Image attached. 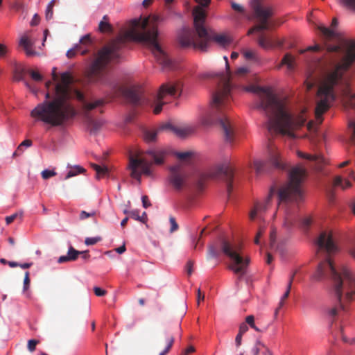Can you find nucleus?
Listing matches in <instances>:
<instances>
[{"instance_id": "79ce46f5", "label": "nucleus", "mask_w": 355, "mask_h": 355, "mask_svg": "<svg viewBox=\"0 0 355 355\" xmlns=\"http://www.w3.org/2000/svg\"><path fill=\"white\" fill-rule=\"evenodd\" d=\"M242 52L247 60H254L256 58L255 53L251 50L244 49Z\"/></svg>"}, {"instance_id": "338daca9", "label": "nucleus", "mask_w": 355, "mask_h": 355, "mask_svg": "<svg viewBox=\"0 0 355 355\" xmlns=\"http://www.w3.org/2000/svg\"><path fill=\"white\" fill-rule=\"evenodd\" d=\"M14 78L15 80L20 81L24 80L23 73L21 71H16Z\"/></svg>"}, {"instance_id": "a878e982", "label": "nucleus", "mask_w": 355, "mask_h": 355, "mask_svg": "<svg viewBox=\"0 0 355 355\" xmlns=\"http://www.w3.org/2000/svg\"><path fill=\"white\" fill-rule=\"evenodd\" d=\"M283 65H286L287 68L291 71L294 69V58L290 53H286L284 56L277 68L279 69Z\"/></svg>"}, {"instance_id": "ddd939ff", "label": "nucleus", "mask_w": 355, "mask_h": 355, "mask_svg": "<svg viewBox=\"0 0 355 355\" xmlns=\"http://www.w3.org/2000/svg\"><path fill=\"white\" fill-rule=\"evenodd\" d=\"M251 6L260 24L250 29L248 33V35L252 33L254 31L267 30L268 28V19L272 15V8L270 7H263L259 0H252Z\"/></svg>"}, {"instance_id": "c9c22d12", "label": "nucleus", "mask_w": 355, "mask_h": 355, "mask_svg": "<svg viewBox=\"0 0 355 355\" xmlns=\"http://www.w3.org/2000/svg\"><path fill=\"white\" fill-rule=\"evenodd\" d=\"M266 163L260 160H255L253 163V166L257 174L262 173L265 170Z\"/></svg>"}, {"instance_id": "2eb2a0df", "label": "nucleus", "mask_w": 355, "mask_h": 355, "mask_svg": "<svg viewBox=\"0 0 355 355\" xmlns=\"http://www.w3.org/2000/svg\"><path fill=\"white\" fill-rule=\"evenodd\" d=\"M178 92V87L170 83H166L161 85L157 96V104L154 108L153 112L158 114L162 110V106L165 103L164 99L167 96H175Z\"/></svg>"}, {"instance_id": "603ef678", "label": "nucleus", "mask_w": 355, "mask_h": 355, "mask_svg": "<svg viewBox=\"0 0 355 355\" xmlns=\"http://www.w3.org/2000/svg\"><path fill=\"white\" fill-rule=\"evenodd\" d=\"M94 292L95 295L98 297L104 296L107 293V291L105 290L102 289L99 287H94Z\"/></svg>"}, {"instance_id": "0eeeda50", "label": "nucleus", "mask_w": 355, "mask_h": 355, "mask_svg": "<svg viewBox=\"0 0 355 355\" xmlns=\"http://www.w3.org/2000/svg\"><path fill=\"white\" fill-rule=\"evenodd\" d=\"M192 14L193 28H183L178 35V42L182 47L206 52L212 42L222 47L232 43V40L229 35L218 34L206 26L207 13L201 7H195Z\"/></svg>"}, {"instance_id": "4be33fe9", "label": "nucleus", "mask_w": 355, "mask_h": 355, "mask_svg": "<svg viewBox=\"0 0 355 355\" xmlns=\"http://www.w3.org/2000/svg\"><path fill=\"white\" fill-rule=\"evenodd\" d=\"M19 45L24 48L27 55L31 56L35 54V52L32 49L33 42L27 36L24 35L21 37Z\"/></svg>"}, {"instance_id": "4d7b16f0", "label": "nucleus", "mask_w": 355, "mask_h": 355, "mask_svg": "<svg viewBox=\"0 0 355 355\" xmlns=\"http://www.w3.org/2000/svg\"><path fill=\"white\" fill-rule=\"evenodd\" d=\"M248 331V327L246 322H243L239 326V333L244 334Z\"/></svg>"}, {"instance_id": "680f3d73", "label": "nucleus", "mask_w": 355, "mask_h": 355, "mask_svg": "<svg viewBox=\"0 0 355 355\" xmlns=\"http://www.w3.org/2000/svg\"><path fill=\"white\" fill-rule=\"evenodd\" d=\"M243 334L238 333L235 338V344L236 347H239L241 345Z\"/></svg>"}, {"instance_id": "423d86ee", "label": "nucleus", "mask_w": 355, "mask_h": 355, "mask_svg": "<svg viewBox=\"0 0 355 355\" xmlns=\"http://www.w3.org/2000/svg\"><path fill=\"white\" fill-rule=\"evenodd\" d=\"M228 74L219 73V83L216 92L213 94L209 109L200 116V122L203 125L218 123L223 130L224 138L232 144L234 139V125L227 116L231 102V86L230 83V66L227 58L224 57Z\"/></svg>"}, {"instance_id": "bb28decb", "label": "nucleus", "mask_w": 355, "mask_h": 355, "mask_svg": "<svg viewBox=\"0 0 355 355\" xmlns=\"http://www.w3.org/2000/svg\"><path fill=\"white\" fill-rule=\"evenodd\" d=\"M59 0H51L47 5L45 10V17L46 20H51L53 16V8L58 5Z\"/></svg>"}, {"instance_id": "13d9d810", "label": "nucleus", "mask_w": 355, "mask_h": 355, "mask_svg": "<svg viewBox=\"0 0 355 355\" xmlns=\"http://www.w3.org/2000/svg\"><path fill=\"white\" fill-rule=\"evenodd\" d=\"M321 49V46L319 44H315L314 46H309L306 50H302L300 51L301 53H303L306 51H318Z\"/></svg>"}, {"instance_id": "09e8293b", "label": "nucleus", "mask_w": 355, "mask_h": 355, "mask_svg": "<svg viewBox=\"0 0 355 355\" xmlns=\"http://www.w3.org/2000/svg\"><path fill=\"white\" fill-rule=\"evenodd\" d=\"M96 215V211H92L91 212H87L85 211H81L80 213V219L81 220H84L87 218H89L90 216H94Z\"/></svg>"}, {"instance_id": "9b49d317", "label": "nucleus", "mask_w": 355, "mask_h": 355, "mask_svg": "<svg viewBox=\"0 0 355 355\" xmlns=\"http://www.w3.org/2000/svg\"><path fill=\"white\" fill-rule=\"evenodd\" d=\"M220 250L230 259L229 268L241 278L246 273L250 263V259L243 254L241 244L222 239Z\"/></svg>"}, {"instance_id": "bf43d9fd", "label": "nucleus", "mask_w": 355, "mask_h": 355, "mask_svg": "<svg viewBox=\"0 0 355 355\" xmlns=\"http://www.w3.org/2000/svg\"><path fill=\"white\" fill-rule=\"evenodd\" d=\"M40 21V17L37 14H35L32 20L31 21V26H37Z\"/></svg>"}, {"instance_id": "a19ab883", "label": "nucleus", "mask_w": 355, "mask_h": 355, "mask_svg": "<svg viewBox=\"0 0 355 355\" xmlns=\"http://www.w3.org/2000/svg\"><path fill=\"white\" fill-rule=\"evenodd\" d=\"M80 44H76L73 49H69V51H67V56L69 58H72L75 56L76 53L80 51Z\"/></svg>"}, {"instance_id": "7c9ffc66", "label": "nucleus", "mask_w": 355, "mask_h": 355, "mask_svg": "<svg viewBox=\"0 0 355 355\" xmlns=\"http://www.w3.org/2000/svg\"><path fill=\"white\" fill-rule=\"evenodd\" d=\"M297 154H298V156L302 158L314 161L318 164L322 163L324 162V159L319 155H312L306 154V153H304L302 152H298Z\"/></svg>"}, {"instance_id": "c03bdc74", "label": "nucleus", "mask_w": 355, "mask_h": 355, "mask_svg": "<svg viewBox=\"0 0 355 355\" xmlns=\"http://www.w3.org/2000/svg\"><path fill=\"white\" fill-rule=\"evenodd\" d=\"M39 343V340L31 339L28 341L27 347L29 352H33L35 350L36 345Z\"/></svg>"}, {"instance_id": "4c0bfd02", "label": "nucleus", "mask_w": 355, "mask_h": 355, "mask_svg": "<svg viewBox=\"0 0 355 355\" xmlns=\"http://www.w3.org/2000/svg\"><path fill=\"white\" fill-rule=\"evenodd\" d=\"M245 322L248 324L251 328L254 329L256 331L259 332L260 329L255 325L254 324V318L252 315H248L245 318Z\"/></svg>"}, {"instance_id": "c756f323", "label": "nucleus", "mask_w": 355, "mask_h": 355, "mask_svg": "<svg viewBox=\"0 0 355 355\" xmlns=\"http://www.w3.org/2000/svg\"><path fill=\"white\" fill-rule=\"evenodd\" d=\"M85 171V169L80 166H75L71 167L67 173L64 180H67L78 174L83 173Z\"/></svg>"}, {"instance_id": "393cba45", "label": "nucleus", "mask_w": 355, "mask_h": 355, "mask_svg": "<svg viewBox=\"0 0 355 355\" xmlns=\"http://www.w3.org/2000/svg\"><path fill=\"white\" fill-rule=\"evenodd\" d=\"M347 106L355 110V94L350 96L347 102ZM349 128L352 130V137L355 139V119L352 120L349 123Z\"/></svg>"}, {"instance_id": "8fccbe9b", "label": "nucleus", "mask_w": 355, "mask_h": 355, "mask_svg": "<svg viewBox=\"0 0 355 355\" xmlns=\"http://www.w3.org/2000/svg\"><path fill=\"white\" fill-rule=\"evenodd\" d=\"M312 223V220L310 217H306L302 220V225L304 230H308Z\"/></svg>"}, {"instance_id": "4468645a", "label": "nucleus", "mask_w": 355, "mask_h": 355, "mask_svg": "<svg viewBox=\"0 0 355 355\" xmlns=\"http://www.w3.org/2000/svg\"><path fill=\"white\" fill-rule=\"evenodd\" d=\"M188 173L182 164L170 167L168 181L169 185L177 191H181L187 184Z\"/></svg>"}, {"instance_id": "1a4fd4ad", "label": "nucleus", "mask_w": 355, "mask_h": 355, "mask_svg": "<svg viewBox=\"0 0 355 355\" xmlns=\"http://www.w3.org/2000/svg\"><path fill=\"white\" fill-rule=\"evenodd\" d=\"M168 154L166 148L157 147L150 148L142 154L130 155L129 168L132 178L139 182L141 175L151 176V166L163 164Z\"/></svg>"}, {"instance_id": "b1692460", "label": "nucleus", "mask_w": 355, "mask_h": 355, "mask_svg": "<svg viewBox=\"0 0 355 355\" xmlns=\"http://www.w3.org/2000/svg\"><path fill=\"white\" fill-rule=\"evenodd\" d=\"M98 30L101 33L112 32V26L109 23V17L107 15H104L102 20L99 22Z\"/></svg>"}, {"instance_id": "0e129e2a", "label": "nucleus", "mask_w": 355, "mask_h": 355, "mask_svg": "<svg viewBox=\"0 0 355 355\" xmlns=\"http://www.w3.org/2000/svg\"><path fill=\"white\" fill-rule=\"evenodd\" d=\"M67 261H71L68 254L67 255L60 257L58 260L59 263H62Z\"/></svg>"}, {"instance_id": "2f4dec72", "label": "nucleus", "mask_w": 355, "mask_h": 355, "mask_svg": "<svg viewBox=\"0 0 355 355\" xmlns=\"http://www.w3.org/2000/svg\"><path fill=\"white\" fill-rule=\"evenodd\" d=\"M80 44L83 45V46H85L86 47L85 49H84V50H83L81 51V54L82 55H85L89 51V49H87V47H89L92 44V40H91L90 35L87 34V35L83 36L80 40Z\"/></svg>"}, {"instance_id": "69168bd1", "label": "nucleus", "mask_w": 355, "mask_h": 355, "mask_svg": "<svg viewBox=\"0 0 355 355\" xmlns=\"http://www.w3.org/2000/svg\"><path fill=\"white\" fill-rule=\"evenodd\" d=\"M7 53V48L5 45L0 44V57L3 58Z\"/></svg>"}, {"instance_id": "f8f14e48", "label": "nucleus", "mask_w": 355, "mask_h": 355, "mask_svg": "<svg viewBox=\"0 0 355 355\" xmlns=\"http://www.w3.org/2000/svg\"><path fill=\"white\" fill-rule=\"evenodd\" d=\"M74 95L80 101L83 102V111L85 116L87 118L88 125L90 128L92 132H96L101 127V123L94 120L90 116V112L97 108H101L105 103V101L102 98L93 99L87 101L84 100V95L78 90H74Z\"/></svg>"}, {"instance_id": "ea45409f", "label": "nucleus", "mask_w": 355, "mask_h": 355, "mask_svg": "<svg viewBox=\"0 0 355 355\" xmlns=\"http://www.w3.org/2000/svg\"><path fill=\"white\" fill-rule=\"evenodd\" d=\"M55 175H56V172L54 170H48V169L44 170L41 173L42 178L44 180H47L50 178H52V177L55 176Z\"/></svg>"}, {"instance_id": "de8ad7c7", "label": "nucleus", "mask_w": 355, "mask_h": 355, "mask_svg": "<svg viewBox=\"0 0 355 355\" xmlns=\"http://www.w3.org/2000/svg\"><path fill=\"white\" fill-rule=\"evenodd\" d=\"M29 73L31 78L35 81H41L42 80V76L37 71L31 70Z\"/></svg>"}, {"instance_id": "c85d7f7f", "label": "nucleus", "mask_w": 355, "mask_h": 355, "mask_svg": "<svg viewBox=\"0 0 355 355\" xmlns=\"http://www.w3.org/2000/svg\"><path fill=\"white\" fill-rule=\"evenodd\" d=\"M317 28L322 33L325 38L330 40L331 38L336 37V33L334 31L329 29L322 25L317 26Z\"/></svg>"}, {"instance_id": "5701e85b", "label": "nucleus", "mask_w": 355, "mask_h": 355, "mask_svg": "<svg viewBox=\"0 0 355 355\" xmlns=\"http://www.w3.org/2000/svg\"><path fill=\"white\" fill-rule=\"evenodd\" d=\"M164 129H160V126L154 130L146 129L144 131V139L146 142H154L157 139V135Z\"/></svg>"}, {"instance_id": "6e6552de", "label": "nucleus", "mask_w": 355, "mask_h": 355, "mask_svg": "<svg viewBox=\"0 0 355 355\" xmlns=\"http://www.w3.org/2000/svg\"><path fill=\"white\" fill-rule=\"evenodd\" d=\"M220 178L225 181L228 198H230L233 189L234 173L232 169L221 164L215 165L206 171L198 172L194 175L188 191L189 196L192 198L203 196L209 181Z\"/></svg>"}, {"instance_id": "412c9836", "label": "nucleus", "mask_w": 355, "mask_h": 355, "mask_svg": "<svg viewBox=\"0 0 355 355\" xmlns=\"http://www.w3.org/2000/svg\"><path fill=\"white\" fill-rule=\"evenodd\" d=\"M295 273H296V271H295L292 275L290 277V279H289V282H288V286H287V289L285 292V293L282 295V297H281V300L279 302V304H278V306L277 307V309H275V316L277 317L278 313H279V311L280 310V309H282V307L284 305V302L285 300L288 298L289 294H290V291H291V286H292V283H293V279H294V277L295 275Z\"/></svg>"}, {"instance_id": "f03ea898", "label": "nucleus", "mask_w": 355, "mask_h": 355, "mask_svg": "<svg viewBox=\"0 0 355 355\" xmlns=\"http://www.w3.org/2000/svg\"><path fill=\"white\" fill-rule=\"evenodd\" d=\"M317 256L326 253L324 261L318 264L317 270L312 275L314 281H321L324 278L330 277L331 288L338 302L325 308V313L329 318L335 320L341 313L345 311V303L352 301L355 296V275L346 266L336 269L329 255L337 250L331 232H322L318 240Z\"/></svg>"}, {"instance_id": "aec40b11", "label": "nucleus", "mask_w": 355, "mask_h": 355, "mask_svg": "<svg viewBox=\"0 0 355 355\" xmlns=\"http://www.w3.org/2000/svg\"><path fill=\"white\" fill-rule=\"evenodd\" d=\"M352 184L349 181V180L344 178L343 177L340 175H336L334 177L331 188L330 189V191H329V193L333 196L334 190H336V189H340L341 190H345L347 188H349L351 187Z\"/></svg>"}, {"instance_id": "473e14b6", "label": "nucleus", "mask_w": 355, "mask_h": 355, "mask_svg": "<svg viewBox=\"0 0 355 355\" xmlns=\"http://www.w3.org/2000/svg\"><path fill=\"white\" fill-rule=\"evenodd\" d=\"M91 166L96 173V178H100L107 173V168L105 166H101L96 164H91Z\"/></svg>"}, {"instance_id": "a18cd8bd", "label": "nucleus", "mask_w": 355, "mask_h": 355, "mask_svg": "<svg viewBox=\"0 0 355 355\" xmlns=\"http://www.w3.org/2000/svg\"><path fill=\"white\" fill-rule=\"evenodd\" d=\"M101 240V237H88L85 240V243L87 245H92L97 243L98 241Z\"/></svg>"}, {"instance_id": "49530a36", "label": "nucleus", "mask_w": 355, "mask_h": 355, "mask_svg": "<svg viewBox=\"0 0 355 355\" xmlns=\"http://www.w3.org/2000/svg\"><path fill=\"white\" fill-rule=\"evenodd\" d=\"M169 222L171 223L170 232L173 233V232L177 231L178 230L179 226H178V224L177 223L175 218L173 216H171L169 218Z\"/></svg>"}, {"instance_id": "f3484780", "label": "nucleus", "mask_w": 355, "mask_h": 355, "mask_svg": "<svg viewBox=\"0 0 355 355\" xmlns=\"http://www.w3.org/2000/svg\"><path fill=\"white\" fill-rule=\"evenodd\" d=\"M160 129H164L166 131L172 132L180 137H184L193 132V128L189 127H178L170 123H166L160 125Z\"/></svg>"}, {"instance_id": "72a5a7b5", "label": "nucleus", "mask_w": 355, "mask_h": 355, "mask_svg": "<svg viewBox=\"0 0 355 355\" xmlns=\"http://www.w3.org/2000/svg\"><path fill=\"white\" fill-rule=\"evenodd\" d=\"M166 346L165 349L159 354V355H166L169 352L170 349H171L174 343L175 338L173 336H170L168 338H166Z\"/></svg>"}, {"instance_id": "9d476101", "label": "nucleus", "mask_w": 355, "mask_h": 355, "mask_svg": "<svg viewBox=\"0 0 355 355\" xmlns=\"http://www.w3.org/2000/svg\"><path fill=\"white\" fill-rule=\"evenodd\" d=\"M306 177V170L297 166L289 173V181L278 190L271 187L266 200H270L277 195L278 200H297L305 198L303 182Z\"/></svg>"}, {"instance_id": "3c124183", "label": "nucleus", "mask_w": 355, "mask_h": 355, "mask_svg": "<svg viewBox=\"0 0 355 355\" xmlns=\"http://www.w3.org/2000/svg\"><path fill=\"white\" fill-rule=\"evenodd\" d=\"M128 216L132 218L139 221L140 219L139 211L137 209H132L128 212Z\"/></svg>"}, {"instance_id": "f704fd0d", "label": "nucleus", "mask_w": 355, "mask_h": 355, "mask_svg": "<svg viewBox=\"0 0 355 355\" xmlns=\"http://www.w3.org/2000/svg\"><path fill=\"white\" fill-rule=\"evenodd\" d=\"M23 217V211H17L10 216L6 217V223L7 225H10L11 223H12L15 220L19 218L21 219Z\"/></svg>"}, {"instance_id": "864d4df0", "label": "nucleus", "mask_w": 355, "mask_h": 355, "mask_svg": "<svg viewBox=\"0 0 355 355\" xmlns=\"http://www.w3.org/2000/svg\"><path fill=\"white\" fill-rule=\"evenodd\" d=\"M208 256L209 257H218V252L216 250L215 248L212 245L209 247Z\"/></svg>"}, {"instance_id": "6ab92c4d", "label": "nucleus", "mask_w": 355, "mask_h": 355, "mask_svg": "<svg viewBox=\"0 0 355 355\" xmlns=\"http://www.w3.org/2000/svg\"><path fill=\"white\" fill-rule=\"evenodd\" d=\"M260 46L268 49L274 47H279L283 44L281 40L272 37H267L264 35H261L258 40Z\"/></svg>"}, {"instance_id": "a211bd4d", "label": "nucleus", "mask_w": 355, "mask_h": 355, "mask_svg": "<svg viewBox=\"0 0 355 355\" xmlns=\"http://www.w3.org/2000/svg\"><path fill=\"white\" fill-rule=\"evenodd\" d=\"M268 201H256L250 211V218L253 220L256 218H261L262 215L268 209Z\"/></svg>"}, {"instance_id": "39448f33", "label": "nucleus", "mask_w": 355, "mask_h": 355, "mask_svg": "<svg viewBox=\"0 0 355 355\" xmlns=\"http://www.w3.org/2000/svg\"><path fill=\"white\" fill-rule=\"evenodd\" d=\"M328 53H334L331 57V69L324 73L317 93V104L315 109V119L320 124L322 114L330 107L335 98L333 89L342 79L355 61V43H343L338 45L325 44Z\"/></svg>"}, {"instance_id": "052dcab7", "label": "nucleus", "mask_w": 355, "mask_h": 355, "mask_svg": "<svg viewBox=\"0 0 355 355\" xmlns=\"http://www.w3.org/2000/svg\"><path fill=\"white\" fill-rule=\"evenodd\" d=\"M32 145V141L30 139H26L23 141L19 146H18V150H20V148L23 147H30Z\"/></svg>"}, {"instance_id": "6e6d98bb", "label": "nucleus", "mask_w": 355, "mask_h": 355, "mask_svg": "<svg viewBox=\"0 0 355 355\" xmlns=\"http://www.w3.org/2000/svg\"><path fill=\"white\" fill-rule=\"evenodd\" d=\"M231 6L233 10H234L235 11L239 12H243L244 10L243 8L241 6H240L239 4H238L234 1L231 2Z\"/></svg>"}, {"instance_id": "5fc2aeb1", "label": "nucleus", "mask_w": 355, "mask_h": 355, "mask_svg": "<svg viewBox=\"0 0 355 355\" xmlns=\"http://www.w3.org/2000/svg\"><path fill=\"white\" fill-rule=\"evenodd\" d=\"M249 72V69L248 67H240L236 71V74L238 76H244Z\"/></svg>"}, {"instance_id": "dca6fc26", "label": "nucleus", "mask_w": 355, "mask_h": 355, "mask_svg": "<svg viewBox=\"0 0 355 355\" xmlns=\"http://www.w3.org/2000/svg\"><path fill=\"white\" fill-rule=\"evenodd\" d=\"M267 151L268 160L273 167L282 170L286 168V165L282 159L280 153L273 141H269Z\"/></svg>"}, {"instance_id": "58836bf2", "label": "nucleus", "mask_w": 355, "mask_h": 355, "mask_svg": "<svg viewBox=\"0 0 355 355\" xmlns=\"http://www.w3.org/2000/svg\"><path fill=\"white\" fill-rule=\"evenodd\" d=\"M30 282H31L30 273L28 271H26L25 272V276H24V286H23V291L24 293H26L28 290L29 286H30Z\"/></svg>"}, {"instance_id": "20e7f679", "label": "nucleus", "mask_w": 355, "mask_h": 355, "mask_svg": "<svg viewBox=\"0 0 355 355\" xmlns=\"http://www.w3.org/2000/svg\"><path fill=\"white\" fill-rule=\"evenodd\" d=\"M73 77L69 72L60 76V81L53 89V96L45 95L46 100L39 103L31 112V116L51 126H63L73 120L77 115L75 106L71 103L73 97L71 84Z\"/></svg>"}, {"instance_id": "e2e57ef3", "label": "nucleus", "mask_w": 355, "mask_h": 355, "mask_svg": "<svg viewBox=\"0 0 355 355\" xmlns=\"http://www.w3.org/2000/svg\"><path fill=\"white\" fill-rule=\"evenodd\" d=\"M343 1L347 6L355 10V0H343Z\"/></svg>"}, {"instance_id": "f257e3e1", "label": "nucleus", "mask_w": 355, "mask_h": 355, "mask_svg": "<svg viewBox=\"0 0 355 355\" xmlns=\"http://www.w3.org/2000/svg\"><path fill=\"white\" fill-rule=\"evenodd\" d=\"M162 21V17L155 15L143 20H132L129 30L124 31L116 40L98 51L96 57L85 71L87 80L109 85L112 98L122 95L132 105H140L142 101V88L139 86L125 88L118 83L111 81L109 79V63L119 58V51L127 41L133 40L147 44L163 70L173 69L174 64L157 42V25Z\"/></svg>"}, {"instance_id": "cd10ccee", "label": "nucleus", "mask_w": 355, "mask_h": 355, "mask_svg": "<svg viewBox=\"0 0 355 355\" xmlns=\"http://www.w3.org/2000/svg\"><path fill=\"white\" fill-rule=\"evenodd\" d=\"M295 206L294 201H279L277 209H284L286 211L287 215L291 214V212L289 211L290 209L294 208Z\"/></svg>"}, {"instance_id": "7ed1b4c3", "label": "nucleus", "mask_w": 355, "mask_h": 355, "mask_svg": "<svg viewBox=\"0 0 355 355\" xmlns=\"http://www.w3.org/2000/svg\"><path fill=\"white\" fill-rule=\"evenodd\" d=\"M246 90L258 95L257 107L263 110L268 117L266 126L270 133L280 134L292 139L297 137L295 132L305 125L307 119L306 110L297 114L291 113L286 101L277 98L269 87L250 85Z\"/></svg>"}, {"instance_id": "774afa93", "label": "nucleus", "mask_w": 355, "mask_h": 355, "mask_svg": "<svg viewBox=\"0 0 355 355\" xmlns=\"http://www.w3.org/2000/svg\"><path fill=\"white\" fill-rule=\"evenodd\" d=\"M195 1L201 6L204 7L207 6L210 3V0H195Z\"/></svg>"}, {"instance_id": "e433bc0d", "label": "nucleus", "mask_w": 355, "mask_h": 355, "mask_svg": "<svg viewBox=\"0 0 355 355\" xmlns=\"http://www.w3.org/2000/svg\"><path fill=\"white\" fill-rule=\"evenodd\" d=\"M80 251L75 250L72 246L69 248L68 255L69 256V259L71 261H75L77 259L79 254H80Z\"/></svg>"}, {"instance_id": "37998d69", "label": "nucleus", "mask_w": 355, "mask_h": 355, "mask_svg": "<svg viewBox=\"0 0 355 355\" xmlns=\"http://www.w3.org/2000/svg\"><path fill=\"white\" fill-rule=\"evenodd\" d=\"M177 157L180 160H186L192 155L191 152H178L175 153Z\"/></svg>"}]
</instances>
